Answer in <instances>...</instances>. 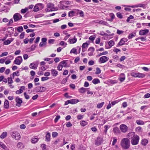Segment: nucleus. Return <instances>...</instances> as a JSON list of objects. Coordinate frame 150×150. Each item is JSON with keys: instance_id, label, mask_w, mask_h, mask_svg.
<instances>
[{"instance_id": "57", "label": "nucleus", "mask_w": 150, "mask_h": 150, "mask_svg": "<svg viewBox=\"0 0 150 150\" xmlns=\"http://www.w3.org/2000/svg\"><path fill=\"white\" fill-rule=\"evenodd\" d=\"M42 150H47L46 145L45 144H42L41 145Z\"/></svg>"}, {"instance_id": "14", "label": "nucleus", "mask_w": 150, "mask_h": 150, "mask_svg": "<svg viewBox=\"0 0 150 150\" xmlns=\"http://www.w3.org/2000/svg\"><path fill=\"white\" fill-rule=\"evenodd\" d=\"M16 100L17 103L16 105L18 107H20L21 105V104L22 103V100L18 97H17L16 98Z\"/></svg>"}, {"instance_id": "50", "label": "nucleus", "mask_w": 150, "mask_h": 150, "mask_svg": "<svg viewBox=\"0 0 150 150\" xmlns=\"http://www.w3.org/2000/svg\"><path fill=\"white\" fill-rule=\"evenodd\" d=\"M59 45L62 46H64L65 47L67 45V44L63 41H61L59 43Z\"/></svg>"}, {"instance_id": "30", "label": "nucleus", "mask_w": 150, "mask_h": 150, "mask_svg": "<svg viewBox=\"0 0 150 150\" xmlns=\"http://www.w3.org/2000/svg\"><path fill=\"white\" fill-rule=\"evenodd\" d=\"M92 83L94 84H96L100 82V80L98 79H94L92 81Z\"/></svg>"}, {"instance_id": "13", "label": "nucleus", "mask_w": 150, "mask_h": 150, "mask_svg": "<svg viewBox=\"0 0 150 150\" xmlns=\"http://www.w3.org/2000/svg\"><path fill=\"white\" fill-rule=\"evenodd\" d=\"M51 74L52 76L55 78L57 76L58 74V71L55 69H52L50 70Z\"/></svg>"}, {"instance_id": "49", "label": "nucleus", "mask_w": 150, "mask_h": 150, "mask_svg": "<svg viewBox=\"0 0 150 150\" xmlns=\"http://www.w3.org/2000/svg\"><path fill=\"white\" fill-rule=\"evenodd\" d=\"M7 79L8 80V84H11L13 83V81L12 79H11V78H9V77H8L7 78Z\"/></svg>"}, {"instance_id": "9", "label": "nucleus", "mask_w": 150, "mask_h": 150, "mask_svg": "<svg viewBox=\"0 0 150 150\" xmlns=\"http://www.w3.org/2000/svg\"><path fill=\"white\" fill-rule=\"evenodd\" d=\"M120 128L121 131L123 133H125L128 130L127 127L124 124H122L120 125Z\"/></svg>"}, {"instance_id": "15", "label": "nucleus", "mask_w": 150, "mask_h": 150, "mask_svg": "<svg viewBox=\"0 0 150 150\" xmlns=\"http://www.w3.org/2000/svg\"><path fill=\"white\" fill-rule=\"evenodd\" d=\"M36 46V45H32L30 47L27 48L26 50V51L27 52L33 51L35 50Z\"/></svg>"}, {"instance_id": "60", "label": "nucleus", "mask_w": 150, "mask_h": 150, "mask_svg": "<svg viewBox=\"0 0 150 150\" xmlns=\"http://www.w3.org/2000/svg\"><path fill=\"white\" fill-rule=\"evenodd\" d=\"M124 31L117 29V33L119 35H121L124 33Z\"/></svg>"}, {"instance_id": "29", "label": "nucleus", "mask_w": 150, "mask_h": 150, "mask_svg": "<svg viewBox=\"0 0 150 150\" xmlns=\"http://www.w3.org/2000/svg\"><path fill=\"white\" fill-rule=\"evenodd\" d=\"M86 90V88L82 87L79 89V92L80 93H85Z\"/></svg>"}, {"instance_id": "41", "label": "nucleus", "mask_w": 150, "mask_h": 150, "mask_svg": "<svg viewBox=\"0 0 150 150\" xmlns=\"http://www.w3.org/2000/svg\"><path fill=\"white\" fill-rule=\"evenodd\" d=\"M28 10V8L27 7L25 8L24 9H22L21 10V13H25Z\"/></svg>"}, {"instance_id": "34", "label": "nucleus", "mask_w": 150, "mask_h": 150, "mask_svg": "<svg viewBox=\"0 0 150 150\" xmlns=\"http://www.w3.org/2000/svg\"><path fill=\"white\" fill-rule=\"evenodd\" d=\"M136 123L137 124L139 125H143L144 124V122L142 120H136Z\"/></svg>"}, {"instance_id": "18", "label": "nucleus", "mask_w": 150, "mask_h": 150, "mask_svg": "<svg viewBox=\"0 0 150 150\" xmlns=\"http://www.w3.org/2000/svg\"><path fill=\"white\" fill-rule=\"evenodd\" d=\"M113 131L116 135H118L120 134V131L119 128L117 127H114L113 128Z\"/></svg>"}, {"instance_id": "62", "label": "nucleus", "mask_w": 150, "mask_h": 150, "mask_svg": "<svg viewBox=\"0 0 150 150\" xmlns=\"http://www.w3.org/2000/svg\"><path fill=\"white\" fill-rule=\"evenodd\" d=\"M117 16L120 18H122V16L120 13H117Z\"/></svg>"}, {"instance_id": "35", "label": "nucleus", "mask_w": 150, "mask_h": 150, "mask_svg": "<svg viewBox=\"0 0 150 150\" xmlns=\"http://www.w3.org/2000/svg\"><path fill=\"white\" fill-rule=\"evenodd\" d=\"M125 42L123 41V40L121 39L120 42H118V44H117V47H118L119 46H120L122 45L125 44Z\"/></svg>"}, {"instance_id": "6", "label": "nucleus", "mask_w": 150, "mask_h": 150, "mask_svg": "<svg viewBox=\"0 0 150 150\" xmlns=\"http://www.w3.org/2000/svg\"><path fill=\"white\" fill-rule=\"evenodd\" d=\"M43 8V5L42 4L39 3L36 4L34 6L33 10L35 12H37L40 9H41Z\"/></svg>"}, {"instance_id": "43", "label": "nucleus", "mask_w": 150, "mask_h": 150, "mask_svg": "<svg viewBox=\"0 0 150 150\" xmlns=\"http://www.w3.org/2000/svg\"><path fill=\"white\" fill-rule=\"evenodd\" d=\"M40 92H45L46 90V88L40 86Z\"/></svg>"}, {"instance_id": "8", "label": "nucleus", "mask_w": 150, "mask_h": 150, "mask_svg": "<svg viewBox=\"0 0 150 150\" xmlns=\"http://www.w3.org/2000/svg\"><path fill=\"white\" fill-rule=\"evenodd\" d=\"M109 59V58L106 56H103L101 57L98 60V62L100 64L103 63L105 62Z\"/></svg>"}, {"instance_id": "56", "label": "nucleus", "mask_w": 150, "mask_h": 150, "mask_svg": "<svg viewBox=\"0 0 150 150\" xmlns=\"http://www.w3.org/2000/svg\"><path fill=\"white\" fill-rule=\"evenodd\" d=\"M83 115L80 114L77 116V119L78 120H80L83 118Z\"/></svg>"}, {"instance_id": "11", "label": "nucleus", "mask_w": 150, "mask_h": 150, "mask_svg": "<svg viewBox=\"0 0 150 150\" xmlns=\"http://www.w3.org/2000/svg\"><path fill=\"white\" fill-rule=\"evenodd\" d=\"M132 76L134 77L143 78L144 77L145 75L143 74L140 73H133L132 74Z\"/></svg>"}, {"instance_id": "54", "label": "nucleus", "mask_w": 150, "mask_h": 150, "mask_svg": "<svg viewBox=\"0 0 150 150\" xmlns=\"http://www.w3.org/2000/svg\"><path fill=\"white\" fill-rule=\"evenodd\" d=\"M78 14L80 15V16L81 17H83L84 16V13L82 11L80 10L78 12Z\"/></svg>"}, {"instance_id": "52", "label": "nucleus", "mask_w": 150, "mask_h": 150, "mask_svg": "<svg viewBox=\"0 0 150 150\" xmlns=\"http://www.w3.org/2000/svg\"><path fill=\"white\" fill-rule=\"evenodd\" d=\"M8 54V52H5L2 53L0 55V57H3L4 56H6Z\"/></svg>"}, {"instance_id": "51", "label": "nucleus", "mask_w": 150, "mask_h": 150, "mask_svg": "<svg viewBox=\"0 0 150 150\" xmlns=\"http://www.w3.org/2000/svg\"><path fill=\"white\" fill-rule=\"evenodd\" d=\"M113 140L112 142V144L113 146H114V145H115V143L117 142V139L115 137H114L113 138Z\"/></svg>"}, {"instance_id": "28", "label": "nucleus", "mask_w": 150, "mask_h": 150, "mask_svg": "<svg viewBox=\"0 0 150 150\" xmlns=\"http://www.w3.org/2000/svg\"><path fill=\"white\" fill-rule=\"evenodd\" d=\"M148 140L146 139H144L142 140L141 142L142 144L144 146L146 145L148 143Z\"/></svg>"}, {"instance_id": "33", "label": "nucleus", "mask_w": 150, "mask_h": 150, "mask_svg": "<svg viewBox=\"0 0 150 150\" xmlns=\"http://www.w3.org/2000/svg\"><path fill=\"white\" fill-rule=\"evenodd\" d=\"M70 53H73L75 54H78L77 50L75 48H73L71 50Z\"/></svg>"}, {"instance_id": "1", "label": "nucleus", "mask_w": 150, "mask_h": 150, "mask_svg": "<svg viewBox=\"0 0 150 150\" xmlns=\"http://www.w3.org/2000/svg\"><path fill=\"white\" fill-rule=\"evenodd\" d=\"M128 136L129 137L132 138L131 142L132 145H136L138 144L139 139V137L136 135L134 132H131L129 133Z\"/></svg>"}, {"instance_id": "36", "label": "nucleus", "mask_w": 150, "mask_h": 150, "mask_svg": "<svg viewBox=\"0 0 150 150\" xmlns=\"http://www.w3.org/2000/svg\"><path fill=\"white\" fill-rule=\"evenodd\" d=\"M108 82L112 84H115L117 83V81L112 79H109L108 80Z\"/></svg>"}, {"instance_id": "22", "label": "nucleus", "mask_w": 150, "mask_h": 150, "mask_svg": "<svg viewBox=\"0 0 150 150\" xmlns=\"http://www.w3.org/2000/svg\"><path fill=\"white\" fill-rule=\"evenodd\" d=\"M4 107L6 109H8L9 108V103L8 100H5L4 102Z\"/></svg>"}, {"instance_id": "47", "label": "nucleus", "mask_w": 150, "mask_h": 150, "mask_svg": "<svg viewBox=\"0 0 150 150\" xmlns=\"http://www.w3.org/2000/svg\"><path fill=\"white\" fill-rule=\"evenodd\" d=\"M86 91H87V94L91 95H92L93 94V93L92 92L90 91V88H86Z\"/></svg>"}, {"instance_id": "61", "label": "nucleus", "mask_w": 150, "mask_h": 150, "mask_svg": "<svg viewBox=\"0 0 150 150\" xmlns=\"http://www.w3.org/2000/svg\"><path fill=\"white\" fill-rule=\"evenodd\" d=\"M58 135V133L56 132H54L52 133V135L53 137H56Z\"/></svg>"}, {"instance_id": "46", "label": "nucleus", "mask_w": 150, "mask_h": 150, "mask_svg": "<svg viewBox=\"0 0 150 150\" xmlns=\"http://www.w3.org/2000/svg\"><path fill=\"white\" fill-rule=\"evenodd\" d=\"M63 67L62 65L59 63L57 67V69L59 71H60L62 70Z\"/></svg>"}, {"instance_id": "24", "label": "nucleus", "mask_w": 150, "mask_h": 150, "mask_svg": "<svg viewBox=\"0 0 150 150\" xmlns=\"http://www.w3.org/2000/svg\"><path fill=\"white\" fill-rule=\"evenodd\" d=\"M0 147L4 150H7L8 148L3 143L0 142Z\"/></svg>"}, {"instance_id": "4", "label": "nucleus", "mask_w": 150, "mask_h": 150, "mask_svg": "<svg viewBox=\"0 0 150 150\" xmlns=\"http://www.w3.org/2000/svg\"><path fill=\"white\" fill-rule=\"evenodd\" d=\"M54 5L53 4L48 3L47 5V8L46 9L47 12H50L55 10V8L54 7Z\"/></svg>"}, {"instance_id": "2", "label": "nucleus", "mask_w": 150, "mask_h": 150, "mask_svg": "<svg viewBox=\"0 0 150 150\" xmlns=\"http://www.w3.org/2000/svg\"><path fill=\"white\" fill-rule=\"evenodd\" d=\"M120 144L122 148L125 149H128L130 146L129 140L127 138H124L121 141Z\"/></svg>"}, {"instance_id": "20", "label": "nucleus", "mask_w": 150, "mask_h": 150, "mask_svg": "<svg viewBox=\"0 0 150 150\" xmlns=\"http://www.w3.org/2000/svg\"><path fill=\"white\" fill-rule=\"evenodd\" d=\"M14 40V39L13 38H10L9 39H8L5 41L4 42V44L6 45H7L11 43V42L13 41Z\"/></svg>"}, {"instance_id": "10", "label": "nucleus", "mask_w": 150, "mask_h": 150, "mask_svg": "<svg viewBox=\"0 0 150 150\" xmlns=\"http://www.w3.org/2000/svg\"><path fill=\"white\" fill-rule=\"evenodd\" d=\"M69 61L68 60H64L62 61L59 63L62 65V67H69L70 64H68Z\"/></svg>"}, {"instance_id": "3", "label": "nucleus", "mask_w": 150, "mask_h": 150, "mask_svg": "<svg viewBox=\"0 0 150 150\" xmlns=\"http://www.w3.org/2000/svg\"><path fill=\"white\" fill-rule=\"evenodd\" d=\"M10 135L13 138L16 140H19L21 138L20 134L18 132L12 131L10 133Z\"/></svg>"}, {"instance_id": "45", "label": "nucleus", "mask_w": 150, "mask_h": 150, "mask_svg": "<svg viewBox=\"0 0 150 150\" xmlns=\"http://www.w3.org/2000/svg\"><path fill=\"white\" fill-rule=\"evenodd\" d=\"M88 44L87 43L85 42V43H83V44L82 45V48H87L88 47Z\"/></svg>"}, {"instance_id": "53", "label": "nucleus", "mask_w": 150, "mask_h": 150, "mask_svg": "<svg viewBox=\"0 0 150 150\" xmlns=\"http://www.w3.org/2000/svg\"><path fill=\"white\" fill-rule=\"evenodd\" d=\"M104 128L105 129L104 130V132L105 134H106L107 131V130L109 128V125H106L104 126Z\"/></svg>"}, {"instance_id": "32", "label": "nucleus", "mask_w": 150, "mask_h": 150, "mask_svg": "<svg viewBox=\"0 0 150 150\" xmlns=\"http://www.w3.org/2000/svg\"><path fill=\"white\" fill-rule=\"evenodd\" d=\"M7 134L6 132H4L2 133L0 136V138L1 139H4L6 138L7 136Z\"/></svg>"}, {"instance_id": "23", "label": "nucleus", "mask_w": 150, "mask_h": 150, "mask_svg": "<svg viewBox=\"0 0 150 150\" xmlns=\"http://www.w3.org/2000/svg\"><path fill=\"white\" fill-rule=\"evenodd\" d=\"M70 100V104H76L79 101V100L77 99H72Z\"/></svg>"}, {"instance_id": "7", "label": "nucleus", "mask_w": 150, "mask_h": 150, "mask_svg": "<svg viewBox=\"0 0 150 150\" xmlns=\"http://www.w3.org/2000/svg\"><path fill=\"white\" fill-rule=\"evenodd\" d=\"M22 16L18 13H16L13 16L14 21L16 22L20 20L22 18Z\"/></svg>"}, {"instance_id": "64", "label": "nucleus", "mask_w": 150, "mask_h": 150, "mask_svg": "<svg viewBox=\"0 0 150 150\" xmlns=\"http://www.w3.org/2000/svg\"><path fill=\"white\" fill-rule=\"evenodd\" d=\"M142 129V128L141 127L139 126V127H137L136 128V130L137 131L139 132L141 131Z\"/></svg>"}, {"instance_id": "37", "label": "nucleus", "mask_w": 150, "mask_h": 150, "mask_svg": "<svg viewBox=\"0 0 150 150\" xmlns=\"http://www.w3.org/2000/svg\"><path fill=\"white\" fill-rule=\"evenodd\" d=\"M38 141V139L35 137H33L31 139V141L33 143L35 144Z\"/></svg>"}, {"instance_id": "44", "label": "nucleus", "mask_w": 150, "mask_h": 150, "mask_svg": "<svg viewBox=\"0 0 150 150\" xmlns=\"http://www.w3.org/2000/svg\"><path fill=\"white\" fill-rule=\"evenodd\" d=\"M17 30L19 32H21L23 30V28L22 26H20L17 28Z\"/></svg>"}, {"instance_id": "63", "label": "nucleus", "mask_w": 150, "mask_h": 150, "mask_svg": "<svg viewBox=\"0 0 150 150\" xmlns=\"http://www.w3.org/2000/svg\"><path fill=\"white\" fill-rule=\"evenodd\" d=\"M139 39H140L141 41H145L146 40V37L140 36L139 37Z\"/></svg>"}, {"instance_id": "59", "label": "nucleus", "mask_w": 150, "mask_h": 150, "mask_svg": "<svg viewBox=\"0 0 150 150\" xmlns=\"http://www.w3.org/2000/svg\"><path fill=\"white\" fill-rule=\"evenodd\" d=\"M60 115H57L56 116L54 119V121L55 123H56L58 120L60 118Z\"/></svg>"}, {"instance_id": "31", "label": "nucleus", "mask_w": 150, "mask_h": 150, "mask_svg": "<svg viewBox=\"0 0 150 150\" xmlns=\"http://www.w3.org/2000/svg\"><path fill=\"white\" fill-rule=\"evenodd\" d=\"M97 23L100 24H103L107 26L108 25V23L107 22L105 21H103L102 20H100L99 21V22H97Z\"/></svg>"}, {"instance_id": "55", "label": "nucleus", "mask_w": 150, "mask_h": 150, "mask_svg": "<svg viewBox=\"0 0 150 150\" xmlns=\"http://www.w3.org/2000/svg\"><path fill=\"white\" fill-rule=\"evenodd\" d=\"M50 79L49 77L46 76L43 77L41 78V81H44L48 80Z\"/></svg>"}, {"instance_id": "17", "label": "nucleus", "mask_w": 150, "mask_h": 150, "mask_svg": "<svg viewBox=\"0 0 150 150\" xmlns=\"http://www.w3.org/2000/svg\"><path fill=\"white\" fill-rule=\"evenodd\" d=\"M125 74L123 73H122L120 74L118 79L120 80L121 82H122L125 80Z\"/></svg>"}, {"instance_id": "48", "label": "nucleus", "mask_w": 150, "mask_h": 150, "mask_svg": "<svg viewBox=\"0 0 150 150\" xmlns=\"http://www.w3.org/2000/svg\"><path fill=\"white\" fill-rule=\"evenodd\" d=\"M74 12L73 11H71L68 13V16L69 17H72L74 16Z\"/></svg>"}, {"instance_id": "21", "label": "nucleus", "mask_w": 150, "mask_h": 150, "mask_svg": "<svg viewBox=\"0 0 150 150\" xmlns=\"http://www.w3.org/2000/svg\"><path fill=\"white\" fill-rule=\"evenodd\" d=\"M50 140V134L48 132H46L45 136V141L47 142H49Z\"/></svg>"}, {"instance_id": "58", "label": "nucleus", "mask_w": 150, "mask_h": 150, "mask_svg": "<svg viewBox=\"0 0 150 150\" xmlns=\"http://www.w3.org/2000/svg\"><path fill=\"white\" fill-rule=\"evenodd\" d=\"M69 76H68L66 78L64 79L61 82V83L62 84H64L67 81L68 79V78Z\"/></svg>"}, {"instance_id": "38", "label": "nucleus", "mask_w": 150, "mask_h": 150, "mask_svg": "<svg viewBox=\"0 0 150 150\" xmlns=\"http://www.w3.org/2000/svg\"><path fill=\"white\" fill-rule=\"evenodd\" d=\"M104 103V102H103L100 103L98 104L97 106V108H100L103 106Z\"/></svg>"}, {"instance_id": "27", "label": "nucleus", "mask_w": 150, "mask_h": 150, "mask_svg": "<svg viewBox=\"0 0 150 150\" xmlns=\"http://www.w3.org/2000/svg\"><path fill=\"white\" fill-rule=\"evenodd\" d=\"M115 44V42L112 40H111L109 41L108 42V44L109 46V47H108L107 48H110L112 46L114 45Z\"/></svg>"}, {"instance_id": "40", "label": "nucleus", "mask_w": 150, "mask_h": 150, "mask_svg": "<svg viewBox=\"0 0 150 150\" xmlns=\"http://www.w3.org/2000/svg\"><path fill=\"white\" fill-rule=\"evenodd\" d=\"M136 35L135 33H130L128 36L129 39H131L132 38L134 37Z\"/></svg>"}, {"instance_id": "5", "label": "nucleus", "mask_w": 150, "mask_h": 150, "mask_svg": "<svg viewBox=\"0 0 150 150\" xmlns=\"http://www.w3.org/2000/svg\"><path fill=\"white\" fill-rule=\"evenodd\" d=\"M22 58L21 56H18L15 58L13 62L14 64L19 65L22 62Z\"/></svg>"}, {"instance_id": "39", "label": "nucleus", "mask_w": 150, "mask_h": 150, "mask_svg": "<svg viewBox=\"0 0 150 150\" xmlns=\"http://www.w3.org/2000/svg\"><path fill=\"white\" fill-rule=\"evenodd\" d=\"M80 123L81 125L83 127L85 126L88 124L87 122L84 120H82L80 122Z\"/></svg>"}, {"instance_id": "26", "label": "nucleus", "mask_w": 150, "mask_h": 150, "mask_svg": "<svg viewBox=\"0 0 150 150\" xmlns=\"http://www.w3.org/2000/svg\"><path fill=\"white\" fill-rule=\"evenodd\" d=\"M17 148L19 149H21L24 147L23 144L21 142H19L17 145Z\"/></svg>"}, {"instance_id": "12", "label": "nucleus", "mask_w": 150, "mask_h": 150, "mask_svg": "<svg viewBox=\"0 0 150 150\" xmlns=\"http://www.w3.org/2000/svg\"><path fill=\"white\" fill-rule=\"evenodd\" d=\"M149 32V30L148 29H145L144 30H141L139 32V35H145Z\"/></svg>"}, {"instance_id": "16", "label": "nucleus", "mask_w": 150, "mask_h": 150, "mask_svg": "<svg viewBox=\"0 0 150 150\" xmlns=\"http://www.w3.org/2000/svg\"><path fill=\"white\" fill-rule=\"evenodd\" d=\"M102 142V139L100 137H98L95 141V144L97 145H99Z\"/></svg>"}, {"instance_id": "25", "label": "nucleus", "mask_w": 150, "mask_h": 150, "mask_svg": "<svg viewBox=\"0 0 150 150\" xmlns=\"http://www.w3.org/2000/svg\"><path fill=\"white\" fill-rule=\"evenodd\" d=\"M74 38L73 39H69L68 40V42H69L70 44H74L75 43L77 40L76 38H75V36H74Z\"/></svg>"}, {"instance_id": "42", "label": "nucleus", "mask_w": 150, "mask_h": 150, "mask_svg": "<svg viewBox=\"0 0 150 150\" xmlns=\"http://www.w3.org/2000/svg\"><path fill=\"white\" fill-rule=\"evenodd\" d=\"M96 71L95 72V74H100L101 72V70L99 67H97L96 69Z\"/></svg>"}, {"instance_id": "19", "label": "nucleus", "mask_w": 150, "mask_h": 150, "mask_svg": "<svg viewBox=\"0 0 150 150\" xmlns=\"http://www.w3.org/2000/svg\"><path fill=\"white\" fill-rule=\"evenodd\" d=\"M38 65L36 62H33L31 63L30 65V68L31 69H37Z\"/></svg>"}]
</instances>
